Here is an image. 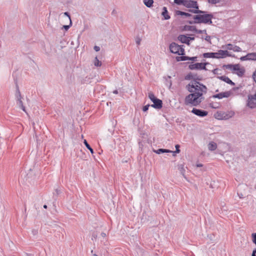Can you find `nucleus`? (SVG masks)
<instances>
[{
	"instance_id": "obj_19",
	"label": "nucleus",
	"mask_w": 256,
	"mask_h": 256,
	"mask_svg": "<svg viewBox=\"0 0 256 256\" xmlns=\"http://www.w3.org/2000/svg\"><path fill=\"white\" fill-rule=\"evenodd\" d=\"M248 60L256 61V52H251L248 54Z\"/></svg>"
},
{
	"instance_id": "obj_22",
	"label": "nucleus",
	"mask_w": 256,
	"mask_h": 256,
	"mask_svg": "<svg viewBox=\"0 0 256 256\" xmlns=\"http://www.w3.org/2000/svg\"><path fill=\"white\" fill-rule=\"evenodd\" d=\"M17 101V104L19 106L24 110V112H26L25 107L24 106L22 99L18 100Z\"/></svg>"
},
{
	"instance_id": "obj_30",
	"label": "nucleus",
	"mask_w": 256,
	"mask_h": 256,
	"mask_svg": "<svg viewBox=\"0 0 256 256\" xmlns=\"http://www.w3.org/2000/svg\"><path fill=\"white\" fill-rule=\"evenodd\" d=\"M240 60L242 61H245V60H248V54L244 56H242L240 58Z\"/></svg>"
},
{
	"instance_id": "obj_46",
	"label": "nucleus",
	"mask_w": 256,
	"mask_h": 256,
	"mask_svg": "<svg viewBox=\"0 0 256 256\" xmlns=\"http://www.w3.org/2000/svg\"><path fill=\"white\" fill-rule=\"evenodd\" d=\"M101 235L103 237V238H104L106 236V234H105V233H104V232H102V233L101 234Z\"/></svg>"
},
{
	"instance_id": "obj_25",
	"label": "nucleus",
	"mask_w": 256,
	"mask_h": 256,
	"mask_svg": "<svg viewBox=\"0 0 256 256\" xmlns=\"http://www.w3.org/2000/svg\"><path fill=\"white\" fill-rule=\"evenodd\" d=\"M16 100L22 99L20 92L18 88H17L16 91Z\"/></svg>"
},
{
	"instance_id": "obj_38",
	"label": "nucleus",
	"mask_w": 256,
	"mask_h": 256,
	"mask_svg": "<svg viewBox=\"0 0 256 256\" xmlns=\"http://www.w3.org/2000/svg\"><path fill=\"white\" fill-rule=\"evenodd\" d=\"M64 14L66 15V16H67L68 17V18H69L70 21V24H72V21H71V20H70V16L68 14V12H65L64 13Z\"/></svg>"
},
{
	"instance_id": "obj_24",
	"label": "nucleus",
	"mask_w": 256,
	"mask_h": 256,
	"mask_svg": "<svg viewBox=\"0 0 256 256\" xmlns=\"http://www.w3.org/2000/svg\"><path fill=\"white\" fill-rule=\"evenodd\" d=\"M84 145L86 146L87 148L90 150V152L92 154H93L94 150H93L92 148L90 146V144L88 143L87 141L86 140H84Z\"/></svg>"
},
{
	"instance_id": "obj_6",
	"label": "nucleus",
	"mask_w": 256,
	"mask_h": 256,
	"mask_svg": "<svg viewBox=\"0 0 256 256\" xmlns=\"http://www.w3.org/2000/svg\"><path fill=\"white\" fill-rule=\"evenodd\" d=\"M247 106L250 108L256 107V95H250L248 96Z\"/></svg>"
},
{
	"instance_id": "obj_32",
	"label": "nucleus",
	"mask_w": 256,
	"mask_h": 256,
	"mask_svg": "<svg viewBox=\"0 0 256 256\" xmlns=\"http://www.w3.org/2000/svg\"><path fill=\"white\" fill-rule=\"evenodd\" d=\"M142 39L140 37H136V42L138 46L140 45Z\"/></svg>"
},
{
	"instance_id": "obj_18",
	"label": "nucleus",
	"mask_w": 256,
	"mask_h": 256,
	"mask_svg": "<svg viewBox=\"0 0 256 256\" xmlns=\"http://www.w3.org/2000/svg\"><path fill=\"white\" fill-rule=\"evenodd\" d=\"M154 152L157 154H160L161 153L164 152H172V151L166 149L160 148L156 150H154Z\"/></svg>"
},
{
	"instance_id": "obj_31",
	"label": "nucleus",
	"mask_w": 256,
	"mask_h": 256,
	"mask_svg": "<svg viewBox=\"0 0 256 256\" xmlns=\"http://www.w3.org/2000/svg\"><path fill=\"white\" fill-rule=\"evenodd\" d=\"M180 146L178 144H176L175 146V148H176V151L175 152H172L173 153H179L180 152Z\"/></svg>"
},
{
	"instance_id": "obj_41",
	"label": "nucleus",
	"mask_w": 256,
	"mask_h": 256,
	"mask_svg": "<svg viewBox=\"0 0 256 256\" xmlns=\"http://www.w3.org/2000/svg\"><path fill=\"white\" fill-rule=\"evenodd\" d=\"M196 59H197V57L196 56H194V57H190V58L188 60H193V61H196Z\"/></svg>"
},
{
	"instance_id": "obj_21",
	"label": "nucleus",
	"mask_w": 256,
	"mask_h": 256,
	"mask_svg": "<svg viewBox=\"0 0 256 256\" xmlns=\"http://www.w3.org/2000/svg\"><path fill=\"white\" fill-rule=\"evenodd\" d=\"M144 4L148 8H150L152 6L154 3L153 0H144Z\"/></svg>"
},
{
	"instance_id": "obj_42",
	"label": "nucleus",
	"mask_w": 256,
	"mask_h": 256,
	"mask_svg": "<svg viewBox=\"0 0 256 256\" xmlns=\"http://www.w3.org/2000/svg\"><path fill=\"white\" fill-rule=\"evenodd\" d=\"M252 240H256V233H252Z\"/></svg>"
},
{
	"instance_id": "obj_2",
	"label": "nucleus",
	"mask_w": 256,
	"mask_h": 256,
	"mask_svg": "<svg viewBox=\"0 0 256 256\" xmlns=\"http://www.w3.org/2000/svg\"><path fill=\"white\" fill-rule=\"evenodd\" d=\"M191 11L195 14H200L194 16L193 18L196 22L204 23L206 24H211L212 23V15L210 14H206L204 12L197 10Z\"/></svg>"
},
{
	"instance_id": "obj_50",
	"label": "nucleus",
	"mask_w": 256,
	"mask_h": 256,
	"mask_svg": "<svg viewBox=\"0 0 256 256\" xmlns=\"http://www.w3.org/2000/svg\"><path fill=\"white\" fill-rule=\"evenodd\" d=\"M44 208H47V206H46V204H45V205H44Z\"/></svg>"
},
{
	"instance_id": "obj_23",
	"label": "nucleus",
	"mask_w": 256,
	"mask_h": 256,
	"mask_svg": "<svg viewBox=\"0 0 256 256\" xmlns=\"http://www.w3.org/2000/svg\"><path fill=\"white\" fill-rule=\"evenodd\" d=\"M94 64L96 66H100L102 65V62L98 60L97 57H96L94 60Z\"/></svg>"
},
{
	"instance_id": "obj_12",
	"label": "nucleus",
	"mask_w": 256,
	"mask_h": 256,
	"mask_svg": "<svg viewBox=\"0 0 256 256\" xmlns=\"http://www.w3.org/2000/svg\"><path fill=\"white\" fill-rule=\"evenodd\" d=\"M233 70L237 71V74L239 76H242L245 72L244 69L240 68L238 64L234 65Z\"/></svg>"
},
{
	"instance_id": "obj_20",
	"label": "nucleus",
	"mask_w": 256,
	"mask_h": 256,
	"mask_svg": "<svg viewBox=\"0 0 256 256\" xmlns=\"http://www.w3.org/2000/svg\"><path fill=\"white\" fill-rule=\"evenodd\" d=\"M200 38L202 39H204L205 40L208 42L209 44H211V36H208L207 34H202L200 36Z\"/></svg>"
},
{
	"instance_id": "obj_48",
	"label": "nucleus",
	"mask_w": 256,
	"mask_h": 256,
	"mask_svg": "<svg viewBox=\"0 0 256 256\" xmlns=\"http://www.w3.org/2000/svg\"><path fill=\"white\" fill-rule=\"evenodd\" d=\"M113 93L114 94H118V91L117 90H114L113 92Z\"/></svg>"
},
{
	"instance_id": "obj_11",
	"label": "nucleus",
	"mask_w": 256,
	"mask_h": 256,
	"mask_svg": "<svg viewBox=\"0 0 256 256\" xmlns=\"http://www.w3.org/2000/svg\"><path fill=\"white\" fill-rule=\"evenodd\" d=\"M152 102L154 104H152V107L156 109H160L162 108V102L160 100L156 98Z\"/></svg>"
},
{
	"instance_id": "obj_13",
	"label": "nucleus",
	"mask_w": 256,
	"mask_h": 256,
	"mask_svg": "<svg viewBox=\"0 0 256 256\" xmlns=\"http://www.w3.org/2000/svg\"><path fill=\"white\" fill-rule=\"evenodd\" d=\"M226 48L228 50H232L234 52H240L242 51V48L237 46L231 44H228L226 46Z\"/></svg>"
},
{
	"instance_id": "obj_45",
	"label": "nucleus",
	"mask_w": 256,
	"mask_h": 256,
	"mask_svg": "<svg viewBox=\"0 0 256 256\" xmlns=\"http://www.w3.org/2000/svg\"><path fill=\"white\" fill-rule=\"evenodd\" d=\"M256 249H255L253 250L252 256H256Z\"/></svg>"
},
{
	"instance_id": "obj_17",
	"label": "nucleus",
	"mask_w": 256,
	"mask_h": 256,
	"mask_svg": "<svg viewBox=\"0 0 256 256\" xmlns=\"http://www.w3.org/2000/svg\"><path fill=\"white\" fill-rule=\"evenodd\" d=\"M217 148V144L214 142H210L208 144V148L210 150L212 151Z\"/></svg>"
},
{
	"instance_id": "obj_37",
	"label": "nucleus",
	"mask_w": 256,
	"mask_h": 256,
	"mask_svg": "<svg viewBox=\"0 0 256 256\" xmlns=\"http://www.w3.org/2000/svg\"><path fill=\"white\" fill-rule=\"evenodd\" d=\"M189 58H190V57H188V56H181V60H188Z\"/></svg>"
},
{
	"instance_id": "obj_44",
	"label": "nucleus",
	"mask_w": 256,
	"mask_h": 256,
	"mask_svg": "<svg viewBox=\"0 0 256 256\" xmlns=\"http://www.w3.org/2000/svg\"><path fill=\"white\" fill-rule=\"evenodd\" d=\"M238 195L240 198H244V195L242 193H238Z\"/></svg>"
},
{
	"instance_id": "obj_1",
	"label": "nucleus",
	"mask_w": 256,
	"mask_h": 256,
	"mask_svg": "<svg viewBox=\"0 0 256 256\" xmlns=\"http://www.w3.org/2000/svg\"><path fill=\"white\" fill-rule=\"evenodd\" d=\"M188 90L190 92L184 100L185 104L196 106L204 99V95L207 92L206 86L197 81H192L186 86Z\"/></svg>"
},
{
	"instance_id": "obj_16",
	"label": "nucleus",
	"mask_w": 256,
	"mask_h": 256,
	"mask_svg": "<svg viewBox=\"0 0 256 256\" xmlns=\"http://www.w3.org/2000/svg\"><path fill=\"white\" fill-rule=\"evenodd\" d=\"M162 14L164 17V19L166 20H169L170 18V16L168 14L167 8L165 6L163 7L162 8Z\"/></svg>"
},
{
	"instance_id": "obj_29",
	"label": "nucleus",
	"mask_w": 256,
	"mask_h": 256,
	"mask_svg": "<svg viewBox=\"0 0 256 256\" xmlns=\"http://www.w3.org/2000/svg\"><path fill=\"white\" fill-rule=\"evenodd\" d=\"M185 0H174V2L178 4H182L184 6V4Z\"/></svg>"
},
{
	"instance_id": "obj_26",
	"label": "nucleus",
	"mask_w": 256,
	"mask_h": 256,
	"mask_svg": "<svg viewBox=\"0 0 256 256\" xmlns=\"http://www.w3.org/2000/svg\"><path fill=\"white\" fill-rule=\"evenodd\" d=\"M176 14L178 15L186 16H190V14H189L188 13H186V12H181V11H180V10L177 11L176 12Z\"/></svg>"
},
{
	"instance_id": "obj_15",
	"label": "nucleus",
	"mask_w": 256,
	"mask_h": 256,
	"mask_svg": "<svg viewBox=\"0 0 256 256\" xmlns=\"http://www.w3.org/2000/svg\"><path fill=\"white\" fill-rule=\"evenodd\" d=\"M218 78L228 84H230L232 86L234 85V83L233 82L228 76H218Z\"/></svg>"
},
{
	"instance_id": "obj_34",
	"label": "nucleus",
	"mask_w": 256,
	"mask_h": 256,
	"mask_svg": "<svg viewBox=\"0 0 256 256\" xmlns=\"http://www.w3.org/2000/svg\"><path fill=\"white\" fill-rule=\"evenodd\" d=\"M149 106H150L149 104H147V105L144 106L143 107V109H142L143 111L144 112H146L148 110Z\"/></svg>"
},
{
	"instance_id": "obj_7",
	"label": "nucleus",
	"mask_w": 256,
	"mask_h": 256,
	"mask_svg": "<svg viewBox=\"0 0 256 256\" xmlns=\"http://www.w3.org/2000/svg\"><path fill=\"white\" fill-rule=\"evenodd\" d=\"M184 6L188 8H194L198 10V3L195 0H185Z\"/></svg>"
},
{
	"instance_id": "obj_36",
	"label": "nucleus",
	"mask_w": 256,
	"mask_h": 256,
	"mask_svg": "<svg viewBox=\"0 0 256 256\" xmlns=\"http://www.w3.org/2000/svg\"><path fill=\"white\" fill-rule=\"evenodd\" d=\"M220 71V70L218 68H215L212 70V72L214 74H219L218 72Z\"/></svg>"
},
{
	"instance_id": "obj_4",
	"label": "nucleus",
	"mask_w": 256,
	"mask_h": 256,
	"mask_svg": "<svg viewBox=\"0 0 256 256\" xmlns=\"http://www.w3.org/2000/svg\"><path fill=\"white\" fill-rule=\"evenodd\" d=\"M170 50L171 52L178 55L184 54V50L183 46H180L175 42H172L170 45Z\"/></svg>"
},
{
	"instance_id": "obj_10",
	"label": "nucleus",
	"mask_w": 256,
	"mask_h": 256,
	"mask_svg": "<svg viewBox=\"0 0 256 256\" xmlns=\"http://www.w3.org/2000/svg\"><path fill=\"white\" fill-rule=\"evenodd\" d=\"M234 112L230 110L226 112H223L222 116L220 118H218V119L228 120L234 116Z\"/></svg>"
},
{
	"instance_id": "obj_49",
	"label": "nucleus",
	"mask_w": 256,
	"mask_h": 256,
	"mask_svg": "<svg viewBox=\"0 0 256 256\" xmlns=\"http://www.w3.org/2000/svg\"><path fill=\"white\" fill-rule=\"evenodd\" d=\"M198 167H202V164H198L196 165Z\"/></svg>"
},
{
	"instance_id": "obj_14",
	"label": "nucleus",
	"mask_w": 256,
	"mask_h": 256,
	"mask_svg": "<svg viewBox=\"0 0 256 256\" xmlns=\"http://www.w3.org/2000/svg\"><path fill=\"white\" fill-rule=\"evenodd\" d=\"M178 40L182 43L187 44H189L190 38L185 35H180L178 37Z\"/></svg>"
},
{
	"instance_id": "obj_9",
	"label": "nucleus",
	"mask_w": 256,
	"mask_h": 256,
	"mask_svg": "<svg viewBox=\"0 0 256 256\" xmlns=\"http://www.w3.org/2000/svg\"><path fill=\"white\" fill-rule=\"evenodd\" d=\"M192 112L200 117H204L208 114V112L196 108H193Z\"/></svg>"
},
{
	"instance_id": "obj_8",
	"label": "nucleus",
	"mask_w": 256,
	"mask_h": 256,
	"mask_svg": "<svg viewBox=\"0 0 256 256\" xmlns=\"http://www.w3.org/2000/svg\"><path fill=\"white\" fill-rule=\"evenodd\" d=\"M232 94V92L230 91H226L224 92H220L219 94H214L212 96L213 98H216L218 99H222V98H227L230 97Z\"/></svg>"
},
{
	"instance_id": "obj_35",
	"label": "nucleus",
	"mask_w": 256,
	"mask_h": 256,
	"mask_svg": "<svg viewBox=\"0 0 256 256\" xmlns=\"http://www.w3.org/2000/svg\"><path fill=\"white\" fill-rule=\"evenodd\" d=\"M33 235L35 236L38 234V230L37 229H34L32 230Z\"/></svg>"
},
{
	"instance_id": "obj_33",
	"label": "nucleus",
	"mask_w": 256,
	"mask_h": 256,
	"mask_svg": "<svg viewBox=\"0 0 256 256\" xmlns=\"http://www.w3.org/2000/svg\"><path fill=\"white\" fill-rule=\"evenodd\" d=\"M210 3L216 4L220 2V0H208Z\"/></svg>"
},
{
	"instance_id": "obj_5",
	"label": "nucleus",
	"mask_w": 256,
	"mask_h": 256,
	"mask_svg": "<svg viewBox=\"0 0 256 256\" xmlns=\"http://www.w3.org/2000/svg\"><path fill=\"white\" fill-rule=\"evenodd\" d=\"M206 64L202 62L192 63L189 65L188 68L191 70H206Z\"/></svg>"
},
{
	"instance_id": "obj_39",
	"label": "nucleus",
	"mask_w": 256,
	"mask_h": 256,
	"mask_svg": "<svg viewBox=\"0 0 256 256\" xmlns=\"http://www.w3.org/2000/svg\"><path fill=\"white\" fill-rule=\"evenodd\" d=\"M71 25L72 24L64 25L63 26V28H64L65 30H68L69 29V28Z\"/></svg>"
},
{
	"instance_id": "obj_3",
	"label": "nucleus",
	"mask_w": 256,
	"mask_h": 256,
	"mask_svg": "<svg viewBox=\"0 0 256 256\" xmlns=\"http://www.w3.org/2000/svg\"><path fill=\"white\" fill-rule=\"evenodd\" d=\"M204 58H221L228 56V52L227 50H220L216 52H206L203 54Z\"/></svg>"
},
{
	"instance_id": "obj_27",
	"label": "nucleus",
	"mask_w": 256,
	"mask_h": 256,
	"mask_svg": "<svg viewBox=\"0 0 256 256\" xmlns=\"http://www.w3.org/2000/svg\"><path fill=\"white\" fill-rule=\"evenodd\" d=\"M148 96L152 102L154 101V100L156 98L154 94L152 92L148 93Z\"/></svg>"
},
{
	"instance_id": "obj_28",
	"label": "nucleus",
	"mask_w": 256,
	"mask_h": 256,
	"mask_svg": "<svg viewBox=\"0 0 256 256\" xmlns=\"http://www.w3.org/2000/svg\"><path fill=\"white\" fill-rule=\"evenodd\" d=\"M196 34H202H202H206V30H196Z\"/></svg>"
},
{
	"instance_id": "obj_43",
	"label": "nucleus",
	"mask_w": 256,
	"mask_h": 256,
	"mask_svg": "<svg viewBox=\"0 0 256 256\" xmlns=\"http://www.w3.org/2000/svg\"><path fill=\"white\" fill-rule=\"evenodd\" d=\"M94 50L96 52H98L100 50V48L99 46H94Z\"/></svg>"
},
{
	"instance_id": "obj_47",
	"label": "nucleus",
	"mask_w": 256,
	"mask_h": 256,
	"mask_svg": "<svg viewBox=\"0 0 256 256\" xmlns=\"http://www.w3.org/2000/svg\"><path fill=\"white\" fill-rule=\"evenodd\" d=\"M188 38H190V40H194V37H192H192H188Z\"/></svg>"
},
{
	"instance_id": "obj_40",
	"label": "nucleus",
	"mask_w": 256,
	"mask_h": 256,
	"mask_svg": "<svg viewBox=\"0 0 256 256\" xmlns=\"http://www.w3.org/2000/svg\"><path fill=\"white\" fill-rule=\"evenodd\" d=\"M252 78L256 83V70L252 74Z\"/></svg>"
},
{
	"instance_id": "obj_51",
	"label": "nucleus",
	"mask_w": 256,
	"mask_h": 256,
	"mask_svg": "<svg viewBox=\"0 0 256 256\" xmlns=\"http://www.w3.org/2000/svg\"><path fill=\"white\" fill-rule=\"evenodd\" d=\"M92 256H98L96 254H94Z\"/></svg>"
}]
</instances>
